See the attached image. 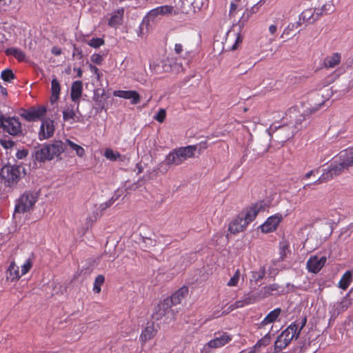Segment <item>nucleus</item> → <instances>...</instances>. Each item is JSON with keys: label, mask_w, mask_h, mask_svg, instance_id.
I'll return each instance as SVG.
<instances>
[{"label": "nucleus", "mask_w": 353, "mask_h": 353, "mask_svg": "<svg viewBox=\"0 0 353 353\" xmlns=\"http://www.w3.org/2000/svg\"><path fill=\"white\" fill-rule=\"evenodd\" d=\"M253 301L254 299L252 296H249L248 294L245 295L242 299L236 301L234 303L230 305L227 310L223 312V314H228L235 309L241 308L248 305L253 303Z\"/></svg>", "instance_id": "nucleus-22"}, {"label": "nucleus", "mask_w": 353, "mask_h": 353, "mask_svg": "<svg viewBox=\"0 0 353 353\" xmlns=\"http://www.w3.org/2000/svg\"><path fill=\"white\" fill-rule=\"evenodd\" d=\"M91 71L93 72L97 80H100L102 74L99 72V70L96 66H91Z\"/></svg>", "instance_id": "nucleus-48"}, {"label": "nucleus", "mask_w": 353, "mask_h": 353, "mask_svg": "<svg viewBox=\"0 0 353 353\" xmlns=\"http://www.w3.org/2000/svg\"><path fill=\"white\" fill-rule=\"evenodd\" d=\"M278 29V23L272 24L268 28L269 33L271 35H274V37L273 39H271L272 41H274L276 38L277 37V34H276Z\"/></svg>", "instance_id": "nucleus-46"}, {"label": "nucleus", "mask_w": 353, "mask_h": 353, "mask_svg": "<svg viewBox=\"0 0 353 353\" xmlns=\"http://www.w3.org/2000/svg\"><path fill=\"white\" fill-rule=\"evenodd\" d=\"M314 170H310V172H308L307 173H306V174H305L304 178H305V179H309V178H310V177L313 174H314Z\"/></svg>", "instance_id": "nucleus-56"}, {"label": "nucleus", "mask_w": 353, "mask_h": 353, "mask_svg": "<svg viewBox=\"0 0 353 353\" xmlns=\"http://www.w3.org/2000/svg\"><path fill=\"white\" fill-rule=\"evenodd\" d=\"M353 279V270L346 271L339 281V288L343 290H346Z\"/></svg>", "instance_id": "nucleus-28"}, {"label": "nucleus", "mask_w": 353, "mask_h": 353, "mask_svg": "<svg viewBox=\"0 0 353 353\" xmlns=\"http://www.w3.org/2000/svg\"><path fill=\"white\" fill-rule=\"evenodd\" d=\"M0 144L4 148L9 149V148H12L14 146V142L10 139H1Z\"/></svg>", "instance_id": "nucleus-44"}, {"label": "nucleus", "mask_w": 353, "mask_h": 353, "mask_svg": "<svg viewBox=\"0 0 353 353\" xmlns=\"http://www.w3.org/2000/svg\"><path fill=\"white\" fill-rule=\"evenodd\" d=\"M104 156L110 161H116L121 155L119 152H114L112 149L108 148L104 152Z\"/></svg>", "instance_id": "nucleus-39"}, {"label": "nucleus", "mask_w": 353, "mask_h": 353, "mask_svg": "<svg viewBox=\"0 0 353 353\" xmlns=\"http://www.w3.org/2000/svg\"><path fill=\"white\" fill-rule=\"evenodd\" d=\"M47 112L46 106L32 107L28 110H21L20 116L26 121L31 122L35 121L43 117Z\"/></svg>", "instance_id": "nucleus-12"}, {"label": "nucleus", "mask_w": 353, "mask_h": 353, "mask_svg": "<svg viewBox=\"0 0 353 353\" xmlns=\"http://www.w3.org/2000/svg\"><path fill=\"white\" fill-rule=\"evenodd\" d=\"M242 40H243V39H242L241 36L240 34H238L237 37H236V39L235 43L232 47V50H234L236 49L237 44L239 43H241Z\"/></svg>", "instance_id": "nucleus-50"}, {"label": "nucleus", "mask_w": 353, "mask_h": 353, "mask_svg": "<svg viewBox=\"0 0 353 353\" xmlns=\"http://www.w3.org/2000/svg\"><path fill=\"white\" fill-rule=\"evenodd\" d=\"M175 68V69L179 72L180 70H183V66L181 64H177V63H175L174 65L173 66Z\"/></svg>", "instance_id": "nucleus-58"}, {"label": "nucleus", "mask_w": 353, "mask_h": 353, "mask_svg": "<svg viewBox=\"0 0 353 353\" xmlns=\"http://www.w3.org/2000/svg\"><path fill=\"white\" fill-rule=\"evenodd\" d=\"M240 270H236L234 274L232 276V278L229 280L227 283L228 286H236L238 284L240 278Z\"/></svg>", "instance_id": "nucleus-40"}, {"label": "nucleus", "mask_w": 353, "mask_h": 353, "mask_svg": "<svg viewBox=\"0 0 353 353\" xmlns=\"http://www.w3.org/2000/svg\"><path fill=\"white\" fill-rule=\"evenodd\" d=\"M54 132V121L50 119H46L42 121L39 132L40 140L47 139L52 137Z\"/></svg>", "instance_id": "nucleus-16"}, {"label": "nucleus", "mask_w": 353, "mask_h": 353, "mask_svg": "<svg viewBox=\"0 0 353 353\" xmlns=\"http://www.w3.org/2000/svg\"><path fill=\"white\" fill-rule=\"evenodd\" d=\"M181 12L178 8L172 6H161L151 10L148 13L147 18L148 20L154 21L161 16L178 15Z\"/></svg>", "instance_id": "nucleus-11"}, {"label": "nucleus", "mask_w": 353, "mask_h": 353, "mask_svg": "<svg viewBox=\"0 0 353 353\" xmlns=\"http://www.w3.org/2000/svg\"><path fill=\"white\" fill-rule=\"evenodd\" d=\"M259 228L261 229V232H265V223L261 224L260 226H259Z\"/></svg>", "instance_id": "nucleus-64"}, {"label": "nucleus", "mask_w": 353, "mask_h": 353, "mask_svg": "<svg viewBox=\"0 0 353 353\" xmlns=\"http://www.w3.org/2000/svg\"><path fill=\"white\" fill-rule=\"evenodd\" d=\"M74 70L77 72V77H81L82 76V70L81 68H74Z\"/></svg>", "instance_id": "nucleus-62"}, {"label": "nucleus", "mask_w": 353, "mask_h": 353, "mask_svg": "<svg viewBox=\"0 0 353 353\" xmlns=\"http://www.w3.org/2000/svg\"><path fill=\"white\" fill-rule=\"evenodd\" d=\"M302 25V23L301 21H296L295 23H289L285 28L283 30L281 35L280 36V38H287L290 37L291 34V32L294 31L295 29H297Z\"/></svg>", "instance_id": "nucleus-34"}, {"label": "nucleus", "mask_w": 353, "mask_h": 353, "mask_svg": "<svg viewBox=\"0 0 353 353\" xmlns=\"http://www.w3.org/2000/svg\"><path fill=\"white\" fill-rule=\"evenodd\" d=\"M263 339H261L254 346L255 351L257 350L259 347H261L263 343Z\"/></svg>", "instance_id": "nucleus-57"}, {"label": "nucleus", "mask_w": 353, "mask_h": 353, "mask_svg": "<svg viewBox=\"0 0 353 353\" xmlns=\"http://www.w3.org/2000/svg\"><path fill=\"white\" fill-rule=\"evenodd\" d=\"M326 261V256L319 258L317 256H312L307 261V269L310 272L317 274L324 267Z\"/></svg>", "instance_id": "nucleus-15"}, {"label": "nucleus", "mask_w": 353, "mask_h": 353, "mask_svg": "<svg viewBox=\"0 0 353 353\" xmlns=\"http://www.w3.org/2000/svg\"><path fill=\"white\" fill-rule=\"evenodd\" d=\"M1 92L3 96H7V94H8L7 90L5 88L1 87Z\"/></svg>", "instance_id": "nucleus-60"}, {"label": "nucleus", "mask_w": 353, "mask_h": 353, "mask_svg": "<svg viewBox=\"0 0 353 353\" xmlns=\"http://www.w3.org/2000/svg\"><path fill=\"white\" fill-rule=\"evenodd\" d=\"M182 163L183 161L181 159V157L179 156V152H178V150L176 148L173 150L166 156L164 161L159 164L157 170L160 172L165 174L168 172L170 166L179 165Z\"/></svg>", "instance_id": "nucleus-10"}, {"label": "nucleus", "mask_w": 353, "mask_h": 353, "mask_svg": "<svg viewBox=\"0 0 353 353\" xmlns=\"http://www.w3.org/2000/svg\"><path fill=\"white\" fill-rule=\"evenodd\" d=\"M342 165L349 169L353 166V146L342 150L338 156Z\"/></svg>", "instance_id": "nucleus-18"}, {"label": "nucleus", "mask_w": 353, "mask_h": 353, "mask_svg": "<svg viewBox=\"0 0 353 353\" xmlns=\"http://www.w3.org/2000/svg\"><path fill=\"white\" fill-rule=\"evenodd\" d=\"M104 281V276L100 274L96 277L93 287V291L95 293H99L101 292V286L103 284Z\"/></svg>", "instance_id": "nucleus-37"}, {"label": "nucleus", "mask_w": 353, "mask_h": 353, "mask_svg": "<svg viewBox=\"0 0 353 353\" xmlns=\"http://www.w3.org/2000/svg\"><path fill=\"white\" fill-rule=\"evenodd\" d=\"M21 276V274H19V267L14 261H12L6 271L7 280L12 282L19 280Z\"/></svg>", "instance_id": "nucleus-25"}, {"label": "nucleus", "mask_w": 353, "mask_h": 353, "mask_svg": "<svg viewBox=\"0 0 353 353\" xmlns=\"http://www.w3.org/2000/svg\"><path fill=\"white\" fill-rule=\"evenodd\" d=\"M341 61V54L339 52H334L323 59L322 65L327 69L333 68L339 65Z\"/></svg>", "instance_id": "nucleus-20"}, {"label": "nucleus", "mask_w": 353, "mask_h": 353, "mask_svg": "<svg viewBox=\"0 0 353 353\" xmlns=\"http://www.w3.org/2000/svg\"><path fill=\"white\" fill-rule=\"evenodd\" d=\"M196 149L197 147L194 145L177 148L178 152H179V156L181 157L183 162L188 158L193 157Z\"/></svg>", "instance_id": "nucleus-26"}, {"label": "nucleus", "mask_w": 353, "mask_h": 353, "mask_svg": "<svg viewBox=\"0 0 353 353\" xmlns=\"http://www.w3.org/2000/svg\"><path fill=\"white\" fill-rule=\"evenodd\" d=\"M37 200L36 193L32 192H26L18 199L14 212L15 213H24L29 211Z\"/></svg>", "instance_id": "nucleus-7"}, {"label": "nucleus", "mask_w": 353, "mask_h": 353, "mask_svg": "<svg viewBox=\"0 0 353 353\" xmlns=\"http://www.w3.org/2000/svg\"><path fill=\"white\" fill-rule=\"evenodd\" d=\"M263 207L264 203L261 201L243 210L230 223L229 232L233 234L243 232L248 225L256 218L257 214L263 209Z\"/></svg>", "instance_id": "nucleus-1"}, {"label": "nucleus", "mask_w": 353, "mask_h": 353, "mask_svg": "<svg viewBox=\"0 0 353 353\" xmlns=\"http://www.w3.org/2000/svg\"><path fill=\"white\" fill-rule=\"evenodd\" d=\"M33 265V261L31 259H28L23 265L21 266V275H24L28 273L30 269L32 268Z\"/></svg>", "instance_id": "nucleus-41"}, {"label": "nucleus", "mask_w": 353, "mask_h": 353, "mask_svg": "<svg viewBox=\"0 0 353 353\" xmlns=\"http://www.w3.org/2000/svg\"><path fill=\"white\" fill-rule=\"evenodd\" d=\"M1 77L4 81L7 82H10L11 80L15 79L14 73L10 69H6L3 70Z\"/></svg>", "instance_id": "nucleus-38"}, {"label": "nucleus", "mask_w": 353, "mask_h": 353, "mask_svg": "<svg viewBox=\"0 0 353 353\" xmlns=\"http://www.w3.org/2000/svg\"><path fill=\"white\" fill-rule=\"evenodd\" d=\"M0 176L6 185L10 186L19 179V170L14 166L6 165L1 168Z\"/></svg>", "instance_id": "nucleus-14"}, {"label": "nucleus", "mask_w": 353, "mask_h": 353, "mask_svg": "<svg viewBox=\"0 0 353 353\" xmlns=\"http://www.w3.org/2000/svg\"><path fill=\"white\" fill-rule=\"evenodd\" d=\"M307 323V317L304 316L301 319L300 326L297 321L291 323L281 334L277 337L274 342V351L279 352L285 348L295 338L298 339L301 330Z\"/></svg>", "instance_id": "nucleus-2"}, {"label": "nucleus", "mask_w": 353, "mask_h": 353, "mask_svg": "<svg viewBox=\"0 0 353 353\" xmlns=\"http://www.w3.org/2000/svg\"><path fill=\"white\" fill-rule=\"evenodd\" d=\"M332 12H333V5L330 3H325L321 8H307L300 14L299 21H301L302 24L312 23L317 21L321 16Z\"/></svg>", "instance_id": "nucleus-5"}, {"label": "nucleus", "mask_w": 353, "mask_h": 353, "mask_svg": "<svg viewBox=\"0 0 353 353\" xmlns=\"http://www.w3.org/2000/svg\"><path fill=\"white\" fill-rule=\"evenodd\" d=\"M188 292V289L183 287L175 292L170 297L166 298V299L170 301V304L172 307L173 305L181 303Z\"/></svg>", "instance_id": "nucleus-23"}, {"label": "nucleus", "mask_w": 353, "mask_h": 353, "mask_svg": "<svg viewBox=\"0 0 353 353\" xmlns=\"http://www.w3.org/2000/svg\"><path fill=\"white\" fill-rule=\"evenodd\" d=\"M137 168L138 170V174H140V173H141L143 172V167L141 166V164L137 163Z\"/></svg>", "instance_id": "nucleus-59"}, {"label": "nucleus", "mask_w": 353, "mask_h": 353, "mask_svg": "<svg viewBox=\"0 0 353 353\" xmlns=\"http://www.w3.org/2000/svg\"><path fill=\"white\" fill-rule=\"evenodd\" d=\"M157 334V330L153 323H148L147 326L143 330L140 335V341L143 343L151 340Z\"/></svg>", "instance_id": "nucleus-24"}, {"label": "nucleus", "mask_w": 353, "mask_h": 353, "mask_svg": "<svg viewBox=\"0 0 353 353\" xmlns=\"http://www.w3.org/2000/svg\"><path fill=\"white\" fill-rule=\"evenodd\" d=\"M94 100L99 104L100 105L101 103V101L99 100V95H97L96 93L94 94Z\"/></svg>", "instance_id": "nucleus-61"}, {"label": "nucleus", "mask_w": 353, "mask_h": 353, "mask_svg": "<svg viewBox=\"0 0 353 353\" xmlns=\"http://www.w3.org/2000/svg\"><path fill=\"white\" fill-rule=\"evenodd\" d=\"M66 150L61 141H55L52 144L46 145L34 151V157L37 161L43 162L59 156Z\"/></svg>", "instance_id": "nucleus-4"}, {"label": "nucleus", "mask_w": 353, "mask_h": 353, "mask_svg": "<svg viewBox=\"0 0 353 353\" xmlns=\"http://www.w3.org/2000/svg\"><path fill=\"white\" fill-rule=\"evenodd\" d=\"M103 44L104 41L101 38H92L88 41V45L94 48H99Z\"/></svg>", "instance_id": "nucleus-42"}, {"label": "nucleus", "mask_w": 353, "mask_h": 353, "mask_svg": "<svg viewBox=\"0 0 353 353\" xmlns=\"http://www.w3.org/2000/svg\"><path fill=\"white\" fill-rule=\"evenodd\" d=\"M297 128H299L298 125L292 127L291 123L279 125L272 123L270 128L266 130V132L270 137L271 142L274 141L283 143L292 138L297 132Z\"/></svg>", "instance_id": "nucleus-3"}, {"label": "nucleus", "mask_w": 353, "mask_h": 353, "mask_svg": "<svg viewBox=\"0 0 353 353\" xmlns=\"http://www.w3.org/2000/svg\"><path fill=\"white\" fill-rule=\"evenodd\" d=\"M171 307L172 306L170 304V301L165 299L154 307V310L152 314L153 319L160 320L166 315L170 317H174V313Z\"/></svg>", "instance_id": "nucleus-13"}, {"label": "nucleus", "mask_w": 353, "mask_h": 353, "mask_svg": "<svg viewBox=\"0 0 353 353\" xmlns=\"http://www.w3.org/2000/svg\"><path fill=\"white\" fill-rule=\"evenodd\" d=\"M73 54H74V55L75 54H79L81 57H82V55H81V51H79V49H77V48H74V53H73Z\"/></svg>", "instance_id": "nucleus-63"}, {"label": "nucleus", "mask_w": 353, "mask_h": 353, "mask_svg": "<svg viewBox=\"0 0 353 353\" xmlns=\"http://www.w3.org/2000/svg\"><path fill=\"white\" fill-rule=\"evenodd\" d=\"M114 97L130 99L131 103L137 104L140 101V95L135 90H115L113 92Z\"/></svg>", "instance_id": "nucleus-17"}, {"label": "nucleus", "mask_w": 353, "mask_h": 353, "mask_svg": "<svg viewBox=\"0 0 353 353\" xmlns=\"http://www.w3.org/2000/svg\"><path fill=\"white\" fill-rule=\"evenodd\" d=\"M52 53L54 55H60L61 54V50L59 48L54 47L52 49Z\"/></svg>", "instance_id": "nucleus-52"}, {"label": "nucleus", "mask_w": 353, "mask_h": 353, "mask_svg": "<svg viewBox=\"0 0 353 353\" xmlns=\"http://www.w3.org/2000/svg\"><path fill=\"white\" fill-rule=\"evenodd\" d=\"M283 119H284V113L283 112H276L272 114V120L274 121L273 123H275L276 125L279 120Z\"/></svg>", "instance_id": "nucleus-45"}, {"label": "nucleus", "mask_w": 353, "mask_h": 353, "mask_svg": "<svg viewBox=\"0 0 353 353\" xmlns=\"http://www.w3.org/2000/svg\"><path fill=\"white\" fill-rule=\"evenodd\" d=\"M263 274H264L263 270L261 272H259V273H254L253 274V278H255L256 279H259L263 277Z\"/></svg>", "instance_id": "nucleus-54"}, {"label": "nucleus", "mask_w": 353, "mask_h": 353, "mask_svg": "<svg viewBox=\"0 0 353 353\" xmlns=\"http://www.w3.org/2000/svg\"><path fill=\"white\" fill-rule=\"evenodd\" d=\"M290 252V242L287 239H283L280 241L279 245V261H284Z\"/></svg>", "instance_id": "nucleus-27"}, {"label": "nucleus", "mask_w": 353, "mask_h": 353, "mask_svg": "<svg viewBox=\"0 0 353 353\" xmlns=\"http://www.w3.org/2000/svg\"><path fill=\"white\" fill-rule=\"evenodd\" d=\"M174 51L179 54L183 51V46L181 43H176L174 46Z\"/></svg>", "instance_id": "nucleus-51"}, {"label": "nucleus", "mask_w": 353, "mask_h": 353, "mask_svg": "<svg viewBox=\"0 0 353 353\" xmlns=\"http://www.w3.org/2000/svg\"><path fill=\"white\" fill-rule=\"evenodd\" d=\"M0 128L13 136L19 135L22 132L21 123L17 118L6 117L2 113H0Z\"/></svg>", "instance_id": "nucleus-6"}, {"label": "nucleus", "mask_w": 353, "mask_h": 353, "mask_svg": "<svg viewBox=\"0 0 353 353\" xmlns=\"http://www.w3.org/2000/svg\"><path fill=\"white\" fill-rule=\"evenodd\" d=\"M283 219V216L280 213H276L266 219V233L274 232Z\"/></svg>", "instance_id": "nucleus-19"}, {"label": "nucleus", "mask_w": 353, "mask_h": 353, "mask_svg": "<svg viewBox=\"0 0 353 353\" xmlns=\"http://www.w3.org/2000/svg\"><path fill=\"white\" fill-rule=\"evenodd\" d=\"M112 203H113V201H112L111 200H110L105 203H103L100 205L99 209L101 210V211H103V210H106L108 208L110 207L111 205L112 204Z\"/></svg>", "instance_id": "nucleus-49"}, {"label": "nucleus", "mask_w": 353, "mask_h": 353, "mask_svg": "<svg viewBox=\"0 0 353 353\" xmlns=\"http://www.w3.org/2000/svg\"><path fill=\"white\" fill-rule=\"evenodd\" d=\"M64 145L69 146L71 150H74L76 154L79 157H83L85 155V150L81 145L72 142L70 139H66Z\"/></svg>", "instance_id": "nucleus-33"}, {"label": "nucleus", "mask_w": 353, "mask_h": 353, "mask_svg": "<svg viewBox=\"0 0 353 353\" xmlns=\"http://www.w3.org/2000/svg\"><path fill=\"white\" fill-rule=\"evenodd\" d=\"M346 170L348 169L342 165L341 162L338 159V161H335L334 163H331L329 170L325 171L314 184L327 182L334 176L340 175Z\"/></svg>", "instance_id": "nucleus-8"}, {"label": "nucleus", "mask_w": 353, "mask_h": 353, "mask_svg": "<svg viewBox=\"0 0 353 353\" xmlns=\"http://www.w3.org/2000/svg\"><path fill=\"white\" fill-rule=\"evenodd\" d=\"M123 9L118 10L117 12L112 13L108 21V25L111 27H114L122 23L123 17Z\"/></svg>", "instance_id": "nucleus-32"}, {"label": "nucleus", "mask_w": 353, "mask_h": 353, "mask_svg": "<svg viewBox=\"0 0 353 353\" xmlns=\"http://www.w3.org/2000/svg\"><path fill=\"white\" fill-rule=\"evenodd\" d=\"M27 154V153L24 151H19L17 152V157L19 158V159H22L23 157H26Z\"/></svg>", "instance_id": "nucleus-55"}, {"label": "nucleus", "mask_w": 353, "mask_h": 353, "mask_svg": "<svg viewBox=\"0 0 353 353\" xmlns=\"http://www.w3.org/2000/svg\"><path fill=\"white\" fill-rule=\"evenodd\" d=\"M63 119L67 121L69 120L79 121V118L77 116L73 105H67L63 111Z\"/></svg>", "instance_id": "nucleus-31"}, {"label": "nucleus", "mask_w": 353, "mask_h": 353, "mask_svg": "<svg viewBox=\"0 0 353 353\" xmlns=\"http://www.w3.org/2000/svg\"><path fill=\"white\" fill-rule=\"evenodd\" d=\"M232 341V336L227 332L216 333L214 338L205 344L203 351L210 353L211 349L219 348L228 344Z\"/></svg>", "instance_id": "nucleus-9"}, {"label": "nucleus", "mask_w": 353, "mask_h": 353, "mask_svg": "<svg viewBox=\"0 0 353 353\" xmlns=\"http://www.w3.org/2000/svg\"><path fill=\"white\" fill-rule=\"evenodd\" d=\"M263 1V0H261V1H259V2L257 4L254 5V6L251 8V11H252V13L256 12H257V11H258V10H259V5H260V6L261 5V2H262Z\"/></svg>", "instance_id": "nucleus-53"}, {"label": "nucleus", "mask_w": 353, "mask_h": 353, "mask_svg": "<svg viewBox=\"0 0 353 353\" xmlns=\"http://www.w3.org/2000/svg\"><path fill=\"white\" fill-rule=\"evenodd\" d=\"M6 54L7 55H12V56L14 57L17 60H19L20 61H23L26 58V55H25L24 52L21 50L18 49V48H8L6 50Z\"/></svg>", "instance_id": "nucleus-35"}, {"label": "nucleus", "mask_w": 353, "mask_h": 353, "mask_svg": "<svg viewBox=\"0 0 353 353\" xmlns=\"http://www.w3.org/2000/svg\"><path fill=\"white\" fill-rule=\"evenodd\" d=\"M166 117V112L164 109H161L157 114V115L154 117V119L160 122L163 123Z\"/></svg>", "instance_id": "nucleus-43"}, {"label": "nucleus", "mask_w": 353, "mask_h": 353, "mask_svg": "<svg viewBox=\"0 0 353 353\" xmlns=\"http://www.w3.org/2000/svg\"><path fill=\"white\" fill-rule=\"evenodd\" d=\"M290 113L293 114V117L294 118V122H290L292 127L299 126L297 128V132L302 128V123L303 121L306 120L305 115L304 114H299L296 108H292L290 109Z\"/></svg>", "instance_id": "nucleus-30"}, {"label": "nucleus", "mask_w": 353, "mask_h": 353, "mask_svg": "<svg viewBox=\"0 0 353 353\" xmlns=\"http://www.w3.org/2000/svg\"><path fill=\"white\" fill-rule=\"evenodd\" d=\"M281 313V309L277 307L271 311L268 315H266V325L276 321Z\"/></svg>", "instance_id": "nucleus-36"}, {"label": "nucleus", "mask_w": 353, "mask_h": 353, "mask_svg": "<svg viewBox=\"0 0 353 353\" xmlns=\"http://www.w3.org/2000/svg\"><path fill=\"white\" fill-rule=\"evenodd\" d=\"M61 92V85L59 81L56 77L52 79L51 82V97L50 102L52 103H56L59 99V94Z\"/></svg>", "instance_id": "nucleus-29"}, {"label": "nucleus", "mask_w": 353, "mask_h": 353, "mask_svg": "<svg viewBox=\"0 0 353 353\" xmlns=\"http://www.w3.org/2000/svg\"><path fill=\"white\" fill-rule=\"evenodd\" d=\"M103 60V57L99 54H94L91 56V61L97 64H101Z\"/></svg>", "instance_id": "nucleus-47"}, {"label": "nucleus", "mask_w": 353, "mask_h": 353, "mask_svg": "<svg viewBox=\"0 0 353 353\" xmlns=\"http://www.w3.org/2000/svg\"><path fill=\"white\" fill-rule=\"evenodd\" d=\"M83 91V83L81 81H76L72 83L71 86L70 97L74 102L79 103V99L81 97ZM79 109V104L77 105V110Z\"/></svg>", "instance_id": "nucleus-21"}]
</instances>
